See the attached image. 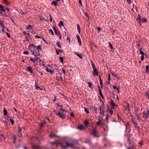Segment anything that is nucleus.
<instances>
[{"label":"nucleus","instance_id":"obj_1","mask_svg":"<svg viewBox=\"0 0 149 149\" xmlns=\"http://www.w3.org/2000/svg\"><path fill=\"white\" fill-rule=\"evenodd\" d=\"M56 112V111H55ZM56 115L57 116H59V117L61 118L62 119H63L65 118L66 116L65 114L63 113H61L60 112H57V111H56Z\"/></svg>","mask_w":149,"mask_h":149},{"label":"nucleus","instance_id":"obj_2","mask_svg":"<svg viewBox=\"0 0 149 149\" xmlns=\"http://www.w3.org/2000/svg\"><path fill=\"white\" fill-rule=\"evenodd\" d=\"M143 113V117L144 118L147 119L149 115V109L147 111H144Z\"/></svg>","mask_w":149,"mask_h":149},{"label":"nucleus","instance_id":"obj_3","mask_svg":"<svg viewBox=\"0 0 149 149\" xmlns=\"http://www.w3.org/2000/svg\"><path fill=\"white\" fill-rule=\"evenodd\" d=\"M93 131L94 137L97 138H99L100 137V135L98 132L94 129Z\"/></svg>","mask_w":149,"mask_h":149},{"label":"nucleus","instance_id":"obj_4","mask_svg":"<svg viewBox=\"0 0 149 149\" xmlns=\"http://www.w3.org/2000/svg\"><path fill=\"white\" fill-rule=\"evenodd\" d=\"M18 136L20 138L22 137V129L19 127V126H18Z\"/></svg>","mask_w":149,"mask_h":149},{"label":"nucleus","instance_id":"obj_5","mask_svg":"<svg viewBox=\"0 0 149 149\" xmlns=\"http://www.w3.org/2000/svg\"><path fill=\"white\" fill-rule=\"evenodd\" d=\"M58 144H59L63 148L65 149L67 148V146H66V144L65 143H62L60 142H58Z\"/></svg>","mask_w":149,"mask_h":149},{"label":"nucleus","instance_id":"obj_6","mask_svg":"<svg viewBox=\"0 0 149 149\" xmlns=\"http://www.w3.org/2000/svg\"><path fill=\"white\" fill-rule=\"evenodd\" d=\"M147 20L146 18L145 17L142 18L140 20L138 21V22L141 25L142 23H144L145 22H147Z\"/></svg>","mask_w":149,"mask_h":149},{"label":"nucleus","instance_id":"obj_7","mask_svg":"<svg viewBox=\"0 0 149 149\" xmlns=\"http://www.w3.org/2000/svg\"><path fill=\"white\" fill-rule=\"evenodd\" d=\"M65 143H66L67 148L68 147L71 148H73L74 147V144L72 143H69L68 141H66L65 142Z\"/></svg>","mask_w":149,"mask_h":149},{"label":"nucleus","instance_id":"obj_8","mask_svg":"<svg viewBox=\"0 0 149 149\" xmlns=\"http://www.w3.org/2000/svg\"><path fill=\"white\" fill-rule=\"evenodd\" d=\"M98 72L96 68L95 65L94 64V76H97L98 74Z\"/></svg>","mask_w":149,"mask_h":149},{"label":"nucleus","instance_id":"obj_9","mask_svg":"<svg viewBox=\"0 0 149 149\" xmlns=\"http://www.w3.org/2000/svg\"><path fill=\"white\" fill-rule=\"evenodd\" d=\"M77 40H78V42L79 45L80 46H81V45L82 43H81V40L80 37L79 36V35H77Z\"/></svg>","mask_w":149,"mask_h":149},{"label":"nucleus","instance_id":"obj_10","mask_svg":"<svg viewBox=\"0 0 149 149\" xmlns=\"http://www.w3.org/2000/svg\"><path fill=\"white\" fill-rule=\"evenodd\" d=\"M90 120H91L90 119V120H85L84 121V124L85 125H87L88 124H89L90 123H91L92 122V120H91V121H90Z\"/></svg>","mask_w":149,"mask_h":149},{"label":"nucleus","instance_id":"obj_11","mask_svg":"<svg viewBox=\"0 0 149 149\" xmlns=\"http://www.w3.org/2000/svg\"><path fill=\"white\" fill-rule=\"evenodd\" d=\"M125 104L127 105V106H124V107L125 108V110H127L128 111H129L130 110V109L129 108V104L127 102H126Z\"/></svg>","mask_w":149,"mask_h":149},{"label":"nucleus","instance_id":"obj_12","mask_svg":"<svg viewBox=\"0 0 149 149\" xmlns=\"http://www.w3.org/2000/svg\"><path fill=\"white\" fill-rule=\"evenodd\" d=\"M27 70L28 71H29L32 74L33 73V68L31 66H29L27 67Z\"/></svg>","mask_w":149,"mask_h":149},{"label":"nucleus","instance_id":"obj_13","mask_svg":"<svg viewBox=\"0 0 149 149\" xmlns=\"http://www.w3.org/2000/svg\"><path fill=\"white\" fill-rule=\"evenodd\" d=\"M47 123V122L46 121V120H43V121L42 122H41L40 124V126L41 128H42L44 127L45 126V124Z\"/></svg>","mask_w":149,"mask_h":149},{"label":"nucleus","instance_id":"obj_14","mask_svg":"<svg viewBox=\"0 0 149 149\" xmlns=\"http://www.w3.org/2000/svg\"><path fill=\"white\" fill-rule=\"evenodd\" d=\"M34 50L36 52V54H35V56L36 57L37 56H40V50H36V49H34Z\"/></svg>","mask_w":149,"mask_h":149},{"label":"nucleus","instance_id":"obj_15","mask_svg":"<svg viewBox=\"0 0 149 149\" xmlns=\"http://www.w3.org/2000/svg\"><path fill=\"white\" fill-rule=\"evenodd\" d=\"M1 11L5 12L6 10L5 9L3 8V6L2 5L0 4V12L1 13Z\"/></svg>","mask_w":149,"mask_h":149},{"label":"nucleus","instance_id":"obj_16","mask_svg":"<svg viewBox=\"0 0 149 149\" xmlns=\"http://www.w3.org/2000/svg\"><path fill=\"white\" fill-rule=\"evenodd\" d=\"M110 104L111 106H112L113 107H114L116 106V105L115 104L112 100H111Z\"/></svg>","mask_w":149,"mask_h":149},{"label":"nucleus","instance_id":"obj_17","mask_svg":"<svg viewBox=\"0 0 149 149\" xmlns=\"http://www.w3.org/2000/svg\"><path fill=\"white\" fill-rule=\"evenodd\" d=\"M35 85H36V90L40 89V90L42 91L43 89L42 88H41L40 86H38L37 85V84H36V83H35Z\"/></svg>","mask_w":149,"mask_h":149},{"label":"nucleus","instance_id":"obj_18","mask_svg":"<svg viewBox=\"0 0 149 149\" xmlns=\"http://www.w3.org/2000/svg\"><path fill=\"white\" fill-rule=\"evenodd\" d=\"M55 33L56 35L59 37V39L61 40V36L60 33L58 32L57 31Z\"/></svg>","mask_w":149,"mask_h":149},{"label":"nucleus","instance_id":"obj_19","mask_svg":"<svg viewBox=\"0 0 149 149\" xmlns=\"http://www.w3.org/2000/svg\"><path fill=\"white\" fill-rule=\"evenodd\" d=\"M102 108L101 107H100V113L101 115H104V111L103 109L102 110H101Z\"/></svg>","mask_w":149,"mask_h":149},{"label":"nucleus","instance_id":"obj_20","mask_svg":"<svg viewBox=\"0 0 149 149\" xmlns=\"http://www.w3.org/2000/svg\"><path fill=\"white\" fill-rule=\"evenodd\" d=\"M77 29H78V32L79 33V34H80V33H81L80 27L79 24H77Z\"/></svg>","mask_w":149,"mask_h":149},{"label":"nucleus","instance_id":"obj_21","mask_svg":"<svg viewBox=\"0 0 149 149\" xmlns=\"http://www.w3.org/2000/svg\"><path fill=\"white\" fill-rule=\"evenodd\" d=\"M5 138L3 134H1L0 136V141L4 140Z\"/></svg>","mask_w":149,"mask_h":149},{"label":"nucleus","instance_id":"obj_22","mask_svg":"<svg viewBox=\"0 0 149 149\" xmlns=\"http://www.w3.org/2000/svg\"><path fill=\"white\" fill-rule=\"evenodd\" d=\"M52 5H54L55 6H57L58 5V3L56 1H54L51 3Z\"/></svg>","mask_w":149,"mask_h":149},{"label":"nucleus","instance_id":"obj_23","mask_svg":"<svg viewBox=\"0 0 149 149\" xmlns=\"http://www.w3.org/2000/svg\"><path fill=\"white\" fill-rule=\"evenodd\" d=\"M132 122L134 123L135 127H138V123L136 122H135L133 120H132Z\"/></svg>","mask_w":149,"mask_h":149},{"label":"nucleus","instance_id":"obj_24","mask_svg":"<svg viewBox=\"0 0 149 149\" xmlns=\"http://www.w3.org/2000/svg\"><path fill=\"white\" fill-rule=\"evenodd\" d=\"M46 70L47 72H50L51 74H52L54 72V71L53 70H52L51 69H49L48 68H47L46 69Z\"/></svg>","mask_w":149,"mask_h":149},{"label":"nucleus","instance_id":"obj_25","mask_svg":"<svg viewBox=\"0 0 149 149\" xmlns=\"http://www.w3.org/2000/svg\"><path fill=\"white\" fill-rule=\"evenodd\" d=\"M35 48H37V50H42V48L40 45H38L37 46H36V47Z\"/></svg>","mask_w":149,"mask_h":149},{"label":"nucleus","instance_id":"obj_26","mask_svg":"<svg viewBox=\"0 0 149 149\" xmlns=\"http://www.w3.org/2000/svg\"><path fill=\"white\" fill-rule=\"evenodd\" d=\"M3 115L5 116H6L7 114V111L5 108H4L3 109Z\"/></svg>","mask_w":149,"mask_h":149},{"label":"nucleus","instance_id":"obj_27","mask_svg":"<svg viewBox=\"0 0 149 149\" xmlns=\"http://www.w3.org/2000/svg\"><path fill=\"white\" fill-rule=\"evenodd\" d=\"M75 54L77 55L78 57L81 58H82V57L81 56L82 54H79L78 53H77V52H75Z\"/></svg>","mask_w":149,"mask_h":149},{"label":"nucleus","instance_id":"obj_28","mask_svg":"<svg viewBox=\"0 0 149 149\" xmlns=\"http://www.w3.org/2000/svg\"><path fill=\"white\" fill-rule=\"evenodd\" d=\"M0 25L2 29H4L5 28V27H4V25L3 23V22L1 21H0Z\"/></svg>","mask_w":149,"mask_h":149},{"label":"nucleus","instance_id":"obj_29","mask_svg":"<svg viewBox=\"0 0 149 149\" xmlns=\"http://www.w3.org/2000/svg\"><path fill=\"white\" fill-rule=\"evenodd\" d=\"M146 73L149 72V66L148 65L146 66Z\"/></svg>","mask_w":149,"mask_h":149},{"label":"nucleus","instance_id":"obj_30","mask_svg":"<svg viewBox=\"0 0 149 149\" xmlns=\"http://www.w3.org/2000/svg\"><path fill=\"white\" fill-rule=\"evenodd\" d=\"M26 28L27 29H33L32 27V26L29 24L28 25L26 26Z\"/></svg>","mask_w":149,"mask_h":149},{"label":"nucleus","instance_id":"obj_31","mask_svg":"<svg viewBox=\"0 0 149 149\" xmlns=\"http://www.w3.org/2000/svg\"><path fill=\"white\" fill-rule=\"evenodd\" d=\"M99 78H100V86H102L103 85V82H102V81L101 79L100 75H99Z\"/></svg>","mask_w":149,"mask_h":149},{"label":"nucleus","instance_id":"obj_32","mask_svg":"<svg viewBox=\"0 0 149 149\" xmlns=\"http://www.w3.org/2000/svg\"><path fill=\"white\" fill-rule=\"evenodd\" d=\"M84 128V126L83 125H80L78 126V128L80 130H82Z\"/></svg>","mask_w":149,"mask_h":149},{"label":"nucleus","instance_id":"obj_33","mask_svg":"<svg viewBox=\"0 0 149 149\" xmlns=\"http://www.w3.org/2000/svg\"><path fill=\"white\" fill-rule=\"evenodd\" d=\"M56 45H57V46L59 47L60 48H61V45L60 42L59 41L57 42L56 44Z\"/></svg>","mask_w":149,"mask_h":149},{"label":"nucleus","instance_id":"obj_34","mask_svg":"<svg viewBox=\"0 0 149 149\" xmlns=\"http://www.w3.org/2000/svg\"><path fill=\"white\" fill-rule=\"evenodd\" d=\"M50 136H51V138L55 137H57V136H56L54 133L51 134H50Z\"/></svg>","mask_w":149,"mask_h":149},{"label":"nucleus","instance_id":"obj_35","mask_svg":"<svg viewBox=\"0 0 149 149\" xmlns=\"http://www.w3.org/2000/svg\"><path fill=\"white\" fill-rule=\"evenodd\" d=\"M4 2L6 5H9L10 4V3L7 1V0H4Z\"/></svg>","mask_w":149,"mask_h":149},{"label":"nucleus","instance_id":"obj_36","mask_svg":"<svg viewBox=\"0 0 149 149\" xmlns=\"http://www.w3.org/2000/svg\"><path fill=\"white\" fill-rule=\"evenodd\" d=\"M112 75L116 78L118 77V75L117 74L115 73L114 72L112 73Z\"/></svg>","mask_w":149,"mask_h":149},{"label":"nucleus","instance_id":"obj_37","mask_svg":"<svg viewBox=\"0 0 149 149\" xmlns=\"http://www.w3.org/2000/svg\"><path fill=\"white\" fill-rule=\"evenodd\" d=\"M12 136L13 138L14 139V140H16L17 138V136L15 134H13Z\"/></svg>","mask_w":149,"mask_h":149},{"label":"nucleus","instance_id":"obj_38","mask_svg":"<svg viewBox=\"0 0 149 149\" xmlns=\"http://www.w3.org/2000/svg\"><path fill=\"white\" fill-rule=\"evenodd\" d=\"M36 58L35 59L36 62V63L37 64V63H38V59L40 60V61H41V60L40 59V58H39L38 57H37V56H36Z\"/></svg>","mask_w":149,"mask_h":149},{"label":"nucleus","instance_id":"obj_39","mask_svg":"<svg viewBox=\"0 0 149 149\" xmlns=\"http://www.w3.org/2000/svg\"><path fill=\"white\" fill-rule=\"evenodd\" d=\"M10 121L12 125L13 124L15 123V121L11 118H10Z\"/></svg>","mask_w":149,"mask_h":149},{"label":"nucleus","instance_id":"obj_40","mask_svg":"<svg viewBox=\"0 0 149 149\" xmlns=\"http://www.w3.org/2000/svg\"><path fill=\"white\" fill-rule=\"evenodd\" d=\"M140 52V54L141 55H145V56H146V57L147 56V55L146 54H145L143 52V51H140V52Z\"/></svg>","mask_w":149,"mask_h":149},{"label":"nucleus","instance_id":"obj_41","mask_svg":"<svg viewBox=\"0 0 149 149\" xmlns=\"http://www.w3.org/2000/svg\"><path fill=\"white\" fill-rule=\"evenodd\" d=\"M59 59L61 63H63L64 61L63 57H60L59 58Z\"/></svg>","mask_w":149,"mask_h":149},{"label":"nucleus","instance_id":"obj_42","mask_svg":"<svg viewBox=\"0 0 149 149\" xmlns=\"http://www.w3.org/2000/svg\"><path fill=\"white\" fill-rule=\"evenodd\" d=\"M99 93H100V96H101L103 98V95H102V93L101 90V89H100H100H99Z\"/></svg>","mask_w":149,"mask_h":149},{"label":"nucleus","instance_id":"obj_43","mask_svg":"<svg viewBox=\"0 0 149 149\" xmlns=\"http://www.w3.org/2000/svg\"><path fill=\"white\" fill-rule=\"evenodd\" d=\"M51 143L53 145H54V144H56L57 145L56 146H57L58 145V142L56 141V142H51Z\"/></svg>","mask_w":149,"mask_h":149},{"label":"nucleus","instance_id":"obj_44","mask_svg":"<svg viewBox=\"0 0 149 149\" xmlns=\"http://www.w3.org/2000/svg\"><path fill=\"white\" fill-rule=\"evenodd\" d=\"M59 25L60 27H61V26H63V22L62 21H60L59 23Z\"/></svg>","mask_w":149,"mask_h":149},{"label":"nucleus","instance_id":"obj_45","mask_svg":"<svg viewBox=\"0 0 149 149\" xmlns=\"http://www.w3.org/2000/svg\"><path fill=\"white\" fill-rule=\"evenodd\" d=\"M141 18H141V17L140 15L139 14L138 15V18L137 19V20H138V21H139L140 20Z\"/></svg>","mask_w":149,"mask_h":149},{"label":"nucleus","instance_id":"obj_46","mask_svg":"<svg viewBox=\"0 0 149 149\" xmlns=\"http://www.w3.org/2000/svg\"><path fill=\"white\" fill-rule=\"evenodd\" d=\"M109 46L110 47V48L111 50H113V47L112 45L111 44L110 42H109Z\"/></svg>","mask_w":149,"mask_h":149},{"label":"nucleus","instance_id":"obj_47","mask_svg":"<svg viewBox=\"0 0 149 149\" xmlns=\"http://www.w3.org/2000/svg\"><path fill=\"white\" fill-rule=\"evenodd\" d=\"M32 148L33 149H37V147L34 145H33L32 146Z\"/></svg>","mask_w":149,"mask_h":149},{"label":"nucleus","instance_id":"obj_48","mask_svg":"<svg viewBox=\"0 0 149 149\" xmlns=\"http://www.w3.org/2000/svg\"><path fill=\"white\" fill-rule=\"evenodd\" d=\"M29 46H31V47H36V46L34 45L33 44H30Z\"/></svg>","mask_w":149,"mask_h":149},{"label":"nucleus","instance_id":"obj_49","mask_svg":"<svg viewBox=\"0 0 149 149\" xmlns=\"http://www.w3.org/2000/svg\"><path fill=\"white\" fill-rule=\"evenodd\" d=\"M118 118L120 121L122 120L123 122V120L121 119V117H120L118 115Z\"/></svg>","mask_w":149,"mask_h":149},{"label":"nucleus","instance_id":"obj_50","mask_svg":"<svg viewBox=\"0 0 149 149\" xmlns=\"http://www.w3.org/2000/svg\"><path fill=\"white\" fill-rule=\"evenodd\" d=\"M109 112L111 114V115H112L113 113V111L112 109H110L109 111Z\"/></svg>","mask_w":149,"mask_h":149},{"label":"nucleus","instance_id":"obj_51","mask_svg":"<svg viewBox=\"0 0 149 149\" xmlns=\"http://www.w3.org/2000/svg\"><path fill=\"white\" fill-rule=\"evenodd\" d=\"M84 111H86V113H89V112L88 111V110H87V109L86 108H84Z\"/></svg>","mask_w":149,"mask_h":149},{"label":"nucleus","instance_id":"obj_52","mask_svg":"<svg viewBox=\"0 0 149 149\" xmlns=\"http://www.w3.org/2000/svg\"><path fill=\"white\" fill-rule=\"evenodd\" d=\"M85 15L86 16L88 19H89V17L88 15V14L86 12L85 13Z\"/></svg>","mask_w":149,"mask_h":149},{"label":"nucleus","instance_id":"obj_53","mask_svg":"<svg viewBox=\"0 0 149 149\" xmlns=\"http://www.w3.org/2000/svg\"><path fill=\"white\" fill-rule=\"evenodd\" d=\"M55 50L56 51V54L57 55H59V50H58V49H57L56 48L55 49Z\"/></svg>","mask_w":149,"mask_h":149},{"label":"nucleus","instance_id":"obj_54","mask_svg":"<svg viewBox=\"0 0 149 149\" xmlns=\"http://www.w3.org/2000/svg\"><path fill=\"white\" fill-rule=\"evenodd\" d=\"M108 79L109 80V81L108 82V84H109L110 83V81L111 80V78H110V74H108Z\"/></svg>","mask_w":149,"mask_h":149},{"label":"nucleus","instance_id":"obj_55","mask_svg":"<svg viewBox=\"0 0 149 149\" xmlns=\"http://www.w3.org/2000/svg\"><path fill=\"white\" fill-rule=\"evenodd\" d=\"M145 55H141V60L142 61H143V60H144V56Z\"/></svg>","mask_w":149,"mask_h":149},{"label":"nucleus","instance_id":"obj_56","mask_svg":"<svg viewBox=\"0 0 149 149\" xmlns=\"http://www.w3.org/2000/svg\"><path fill=\"white\" fill-rule=\"evenodd\" d=\"M53 29L54 31H55V32H57V31L56 30V26H53Z\"/></svg>","mask_w":149,"mask_h":149},{"label":"nucleus","instance_id":"obj_57","mask_svg":"<svg viewBox=\"0 0 149 149\" xmlns=\"http://www.w3.org/2000/svg\"><path fill=\"white\" fill-rule=\"evenodd\" d=\"M6 35H7V37L9 38L10 37V35L9 34V33H7V32H6Z\"/></svg>","mask_w":149,"mask_h":149},{"label":"nucleus","instance_id":"obj_58","mask_svg":"<svg viewBox=\"0 0 149 149\" xmlns=\"http://www.w3.org/2000/svg\"><path fill=\"white\" fill-rule=\"evenodd\" d=\"M88 84L89 85V87H90V88H91L92 84L90 82H88Z\"/></svg>","mask_w":149,"mask_h":149},{"label":"nucleus","instance_id":"obj_59","mask_svg":"<svg viewBox=\"0 0 149 149\" xmlns=\"http://www.w3.org/2000/svg\"><path fill=\"white\" fill-rule=\"evenodd\" d=\"M49 31L51 33L52 35H54V32H53L52 30V29H49Z\"/></svg>","mask_w":149,"mask_h":149},{"label":"nucleus","instance_id":"obj_60","mask_svg":"<svg viewBox=\"0 0 149 149\" xmlns=\"http://www.w3.org/2000/svg\"><path fill=\"white\" fill-rule=\"evenodd\" d=\"M23 53L24 54L28 55L29 54V52L27 51H24L23 52Z\"/></svg>","mask_w":149,"mask_h":149},{"label":"nucleus","instance_id":"obj_61","mask_svg":"<svg viewBox=\"0 0 149 149\" xmlns=\"http://www.w3.org/2000/svg\"><path fill=\"white\" fill-rule=\"evenodd\" d=\"M61 70H62L63 71V72L64 74H65L66 73L65 70H64L63 68H62Z\"/></svg>","mask_w":149,"mask_h":149},{"label":"nucleus","instance_id":"obj_62","mask_svg":"<svg viewBox=\"0 0 149 149\" xmlns=\"http://www.w3.org/2000/svg\"><path fill=\"white\" fill-rule=\"evenodd\" d=\"M35 37H36V38H41L42 37H41L40 36L38 35H36L35 36Z\"/></svg>","mask_w":149,"mask_h":149},{"label":"nucleus","instance_id":"obj_63","mask_svg":"<svg viewBox=\"0 0 149 149\" xmlns=\"http://www.w3.org/2000/svg\"><path fill=\"white\" fill-rule=\"evenodd\" d=\"M101 123V121L100 120H99L96 123V125H98L100 124Z\"/></svg>","mask_w":149,"mask_h":149},{"label":"nucleus","instance_id":"obj_64","mask_svg":"<svg viewBox=\"0 0 149 149\" xmlns=\"http://www.w3.org/2000/svg\"><path fill=\"white\" fill-rule=\"evenodd\" d=\"M70 116L72 117H74V114L73 112L71 113Z\"/></svg>","mask_w":149,"mask_h":149}]
</instances>
